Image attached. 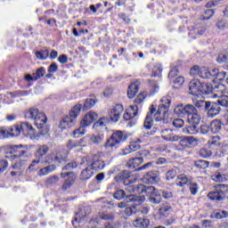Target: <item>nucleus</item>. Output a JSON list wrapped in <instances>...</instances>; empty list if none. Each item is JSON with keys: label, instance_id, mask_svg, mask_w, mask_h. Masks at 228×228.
Wrapping results in <instances>:
<instances>
[{"label": "nucleus", "instance_id": "nucleus-56", "mask_svg": "<svg viewBox=\"0 0 228 228\" xmlns=\"http://www.w3.org/2000/svg\"><path fill=\"white\" fill-rule=\"evenodd\" d=\"M175 175H177V168L170 169L166 173V179L172 181V179H175Z\"/></svg>", "mask_w": 228, "mask_h": 228}, {"label": "nucleus", "instance_id": "nucleus-38", "mask_svg": "<svg viewBox=\"0 0 228 228\" xmlns=\"http://www.w3.org/2000/svg\"><path fill=\"white\" fill-rule=\"evenodd\" d=\"M225 88V86L223 84H214L212 85V94H216L215 96L220 97L222 94L224 93V89Z\"/></svg>", "mask_w": 228, "mask_h": 228}, {"label": "nucleus", "instance_id": "nucleus-48", "mask_svg": "<svg viewBox=\"0 0 228 228\" xmlns=\"http://www.w3.org/2000/svg\"><path fill=\"white\" fill-rule=\"evenodd\" d=\"M95 99H92V98H87L86 101H85V103H84V107H83V110L85 111L94 108V106H95Z\"/></svg>", "mask_w": 228, "mask_h": 228}, {"label": "nucleus", "instance_id": "nucleus-59", "mask_svg": "<svg viewBox=\"0 0 228 228\" xmlns=\"http://www.w3.org/2000/svg\"><path fill=\"white\" fill-rule=\"evenodd\" d=\"M86 133L85 126H81L79 128L73 131V138H79V136H83Z\"/></svg>", "mask_w": 228, "mask_h": 228}, {"label": "nucleus", "instance_id": "nucleus-28", "mask_svg": "<svg viewBox=\"0 0 228 228\" xmlns=\"http://www.w3.org/2000/svg\"><path fill=\"white\" fill-rule=\"evenodd\" d=\"M46 124H47V117H45V119L40 122V125H36V126L39 130V134L42 136H45V134H49V127Z\"/></svg>", "mask_w": 228, "mask_h": 228}, {"label": "nucleus", "instance_id": "nucleus-15", "mask_svg": "<svg viewBox=\"0 0 228 228\" xmlns=\"http://www.w3.org/2000/svg\"><path fill=\"white\" fill-rule=\"evenodd\" d=\"M172 213V206L168 202L162 203L159 208V216L160 218H167Z\"/></svg>", "mask_w": 228, "mask_h": 228}, {"label": "nucleus", "instance_id": "nucleus-62", "mask_svg": "<svg viewBox=\"0 0 228 228\" xmlns=\"http://www.w3.org/2000/svg\"><path fill=\"white\" fill-rule=\"evenodd\" d=\"M145 97H147V92L141 93L134 100L135 104H142L145 101Z\"/></svg>", "mask_w": 228, "mask_h": 228}, {"label": "nucleus", "instance_id": "nucleus-46", "mask_svg": "<svg viewBox=\"0 0 228 228\" xmlns=\"http://www.w3.org/2000/svg\"><path fill=\"white\" fill-rule=\"evenodd\" d=\"M36 58H37V60H41L42 61H44V60L49 58V50H41L36 52Z\"/></svg>", "mask_w": 228, "mask_h": 228}, {"label": "nucleus", "instance_id": "nucleus-35", "mask_svg": "<svg viewBox=\"0 0 228 228\" xmlns=\"http://www.w3.org/2000/svg\"><path fill=\"white\" fill-rule=\"evenodd\" d=\"M54 170H56V165L50 164L47 167H45L41 168L38 171V175L40 176H42V175H49V174L54 172Z\"/></svg>", "mask_w": 228, "mask_h": 228}, {"label": "nucleus", "instance_id": "nucleus-12", "mask_svg": "<svg viewBox=\"0 0 228 228\" xmlns=\"http://www.w3.org/2000/svg\"><path fill=\"white\" fill-rule=\"evenodd\" d=\"M92 213V208L90 207H83L77 214V216L72 221V224L75 228H77L76 224H81L88 215ZM78 216V217H77Z\"/></svg>", "mask_w": 228, "mask_h": 228}, {"label": "nucleus", "instance_id": "nucleus-3", "mask_svg": "<svg viewBox=\"0 0 228 228\" xmlns=\"http://www.w3.org/2000/svg\"><path fill=\"white\" fill-rule=\"evenodd\" d=\"M82 108H83V105H81V104L75 105L69 110V116H66L61 121L59 127L61 129H69L70 127H73V126L76 124V118H77V116L79 115V113H81Z\"/></svg>", "mask_w": 228, "mask_h": 228}, {"label": "nucleus", "instance_id": "nucleus-23", "mask_svg": "<svg viewBox=\"0 0 228 228\" xmlns=\"http://www.w3.org/2000/svg\"><path fill=\"white\" fill-rule=\"evenodd\" d=\"M129 193L126 192V191L122 190V189H118L117 190L112 197L113 199H115L116 200H124V199H126V202L129 200Z\"/></svg>", "mask_w": 228, "mask_h": 228}, {"label": "nucleus", "instance_id": "nucleus-2", "mask_svg": "<svg viewBox=\"0 0 228 228\" xmlns=\"http://www.w3.org/2000/svg\"><path fill=\"white\" fill-rule=\"evenodd\" d=\"M114 181L116 183H123L126 188V193L128 195H133L132 193H136V185L134 184L138 179L131 174L128 170H123L118 173L115 177Z\"/></svg>", "mask_w": 228, "mask_h": 228}, {"label": "nucleus", "instance_id": "nucleus-64", "mask_svg": "<svg viewBox=\"0 0 228 228\" xmlns=\"http://www.w3.org/2000/svg\"><path fill=\"white\" fill-rule=\"evenodd\" d=\"M179 145L183 149H190V144L188 143V138L184 136L183 139L180 140Z\"/></svg>", "mask_w": 228, "mask_h": 228}, {"label": "nucleus", "instance_id": "nucleus-14", "mask_svg": "<svg viewBox=\"0 0 228 228\" xmlns=\"http://www.w3.org/2000/svg\"><path fill=\"white\" fill-rule=\"evenodd\" d=\"M147 196L151 204H155L156 206H158V204H161V194L158 191L156 187L152 186V189L150 190Z\"/></svg>", "mask_w": 228, "mask_h": 228}, {"label": "nucleus", "instance_id": "nucleus-7", "mask_svg": "<svg viewBox=\"0 0 228 228\" xmlns=\"http://www.w3.org/2000/svg\"><path fill=\"white\" fill-rule=\"evenodd\" d=\"M127 140V135L123 131L118 130L112 134L110 138L105 143V149H113L119 143H124Z\"/></svg>", "mask_w": 228, "mask_h": 228}, {"label": "nucleus", "instance_id": "nucleus-47", "mask_svg": "<svg viewBox=\"0 0 228 228\" xmlns=\"http://www.w3.org/2000/svg\"><path fill=\"white\" fill-rule=\"evenodd\" d=\"M68 156H69V151H66L64 155L61 154V152L57 153L55 155V158H59V160H56V163H58V165H61L63 163H67Z\"/></svg>", "mask_w": 228, "mask_h": 228}, {"label": "nucleus", "instance_id": "nucleus-1", "mask_svg": "<svg viewBox=\"0 0 228 228\" xmlns=\"http://www.w3.org/2000/svg\"><path fill=\"white\" fill-rule=\"evenodd\" d=\"M161 104L159 106L156 111V107L151 104L150 111L148 112L144 120V129H151L152 127V122H161L165 118V115L168 113L170 104H172V98L170 96H164L160 101Z\"/></svg>", "mask_w": 228, "mask_h": 228}, {"label": "nucleus", "instance_id": "nucleus-10", "mask_svg": "<svg viewBox=\"0 0 228 228\" xmlns=\"http://www.w3.org/2000/svg\"><path fill=\"white\" fill-rule=\"evenodd\" d=\"M45 114L40 112L38 109H30L25 113V118L34 120L35 126H40V122L45 120Z\"/></svg>", "mask_w": 228, "mask_h": 228}, {"label": "nucleus", "instance_id": "nucleus-21", "mask_svg": "<svg viewBox=\"0 0 228 228\" xmlns=\"http://www.w3.org/2000/svg\"><path fill=\"white\" fill-rule=\"evenodd\" d=\"M152 190V186H145L142 183L135 185V195H148L149 191Z\"/></svg>", "mask_w": 228, "mask_h": 228}, {"label": "nucleus", "instance_id": "nucleus-5", "mask_svg": "<svg viewBox=\"0 0 228 228\" xmlns=\"http://www.w3.org/2000/svg\"><path fill=\"white\" fill-rule=\"evenodd\" d=\"M228 192V184L219 183L214 186V190L208 192V197L210 200H225V193Z\"/></svg>", "mask_w": 228, "mask_h": 228}, {"label": "nucleus", "instance_id": "nucleus-55", "mask_svg": "<svg viewBox=\"0 0 228 228\" xmlns=\"http://www.w3.org/2000/svg\"><path fill=\"white\" fill-rule=\"evenodd\" d=\"M199 154L201 158H211L213 156V152L211 150H208L206 148H202L200 150Z\"/></svg>", "mask_w": 228, "mask_h": 228}, {"label": "nucleus", "instance_id": "nucleus-53", "mask_svg": "<svg viewBox=\"0 0 228 228\" xmlns=\"http://www.w3.org/2000/svg\"><path fill=\"white\" fill-rule=\"evenodd\" d=\"M140 143H142V140L140 139H137L135 142H132L129 145L131 151L136 152V151H140Z\"/></svg>", "mask_w": 228, "mask_h": 228}, {"label": "nucleus", "instance_id": "nucleus-34", "mask_svg": "<svg viewBox=\"0 0 228 228\" xmlns=\"http://www.w3.org/2000/svg\"><path fill=\"white\" fill-rule=\"evenodd\" d=\"M222 121L220 119H215L210 123V131L214 134L220 133L222 129Z\"/></svg>", "mask_w": 228, "mask_h": 228}, {"label": "nucleus", "instance_id": "nucleus-30", "mask_svg": "<svg viewBox=\"0 0 228 228\" xmlns=\"http://www.w3.org/2000/svg\"><path fill=\"white\" fill-rule=\"evenodd\" d=\"M76 179H77V175H72L68 177L61 186L62 191H67V190H69L72 184L76 183Z\"/></svg>", "mask_w": 228, "mask_h": 228}, {"label": "nucleus", "instance_id": "nucleus-19", "mask_svg": "<svg viewBox=\"0 0 228 228\" xmlns=\"http://www.w3.org/2000/svg\"><path fill=\"white\" fill-rule=\"evenodd\" d=\"M142 163H143V157H135V158L130 159L127 161L126 167L127 168H130L131 170H133L134 168L140 167Z\"/></svg>", "mask_w": 228, "mask_h": 228}, {"label": "nucleus", "instance_id": "nucleus-16", "mask_svg": "<svg viewBox=\"0 0 228 228\" xmlns=\"http://www.w3.org/2000/svg\"><path fill=\"white\" fill-rule=\"evenodd\" d=\"M20 127L25 136H30V138H33V134H35V129L33 128V126L29 124V122H21L20 124Z\"/></svg>", "mask_w": 228, "mask_h": 228}, {"label": "nucleus", "instance_id": "nucleus-26", "mask_svg": "<svg viewBox=\"0 0 228 228\" xmlns=\"http://www.w3.org/2000/svg\"><path fill=\"white\" fill-rule=\"evenodd\" d=\"M126 202H134V204L140 206L141 204H143L145 202V195L136 196L134 194H129L128 201Z\"/></svg>", "mask_w": 228, "mask_h": 228}, {"label": "nucleus", "instance_id": "nucleus-49", "mask_svg": "<svg viewBox=\"0 0 228 228\" xmlns=\"http://www.w3.org/2000/svg\"><path fill=\"white\" fill-rule=\"evenodd\" d=\"M171 81L175 85V88H179V87L183 86V85H184V77L178 76V77L173 78V80H171Z\"/></svg>", "mask_w": 228, "mask_h": 228}, {"label": "nucleus", "instance_id": "nucleus-61", "mask_svg": "<svg viewBox=\"0 0 228 228\" xmlns=\"http://www.w3.org/2000/svg\"><path fill=\"white\" fill-rule=\"evenodd\" d=\"M162 70L163 69H161V65H159V64L155 65L152 69V77H158L161 76Z\"/></svg>", "mask_w": 228, "mask_h": 228}, {"label": "nucleus", "instance_id": "nucleus-40", "mask_svg": "<svg viewBox=\"0 0 228 228\" xmlns=\"http://www.w3.org/2000/svg\"><path fill=\"white\" fill-rule=\"evenodd\" d=\"M45 183L48 186H56V184L60 183V176L58 175H51L45 180Z\"/></svg>", "mask_w": 228, "mask_h": 228}, {"label": "nucleus", "instance_id": "nucleus-9", "mask_svg": "<svg viewBox=\"0 0 228 228\" xmlns=\"http://www.w3.org/2000/svg\"><path fill=\"white\" fill-rule=\"evenodd\" d=\"M220 106H222V103H220L219 100H217V102H207L205 112L208 118H215L216 115H220V111H222V108Z\"/></svg>", "mask_w": 228, "mask_h": 228}, {"label": "nucleus", "instance_id": "nucleus-33", "mask_svg": "<svg viewBox=\"0 0 228 228\" xmlns=\"http://www.w3.org/2000/svg\"><path fill=\"white\" fill-rule=\"evenodd\" d=\"M92 170H94V169L87 166V167H86L81 172L80 179L82 181H88V179H91L94 176V171H92Z\"/></svg>", "mask_w": 228, "mask_h": 228}, {"label": "nucleus", "instance_id": "nucleus-13", "mask_svg": "<svg viewBox=\"0 0 228 228\" xmlns=\"http://www.w3.org/2000/svg\"><path fill=\"white\" fill-rule=\"evenodd\" d=\"M145 184H156L159 183V171H150L142 176Z\"/></svg>", "mask_w": 228, "mask_h": 228}, {"label": "nucleus", "instance_id": "nucleus-54", "mask_svg": "<svg viewBox=\"0 0 228 228\" xmlns=\"http://www.w3.org/2000/svg\"><path fill=\"white\" fill-rule=\"evenodd\" d=\"M74 168H77V162H69L62 167V172H71L70 170H74Z\"/></svg>", "mask_w": 228, "mask_h": 228}, {"label": "nucleus", "instance_id": "nucleus-57", "mask_svg": "<svg viewBox=\"0 0 228 228\" xmlns=\"http://www.w3.org/2000/svg\"><path fill=\"white\" fill-rule=\"evenodd\" d=\"M35 81H38L40 77H44L45 76V69L44 67L39 68L36 73H34Z\"/></svg>", "mask_w": 228, "mask_h": 228}, {"label": "nucleus", "instance_id": "nucleus-17", "mask_svg": "<svg viewBox=\"0 0 228 228\" xmlns=\"http://www.w3.org/2000/svg\"><path fill=\"white\" fill-rule=\"evenodd\" d=\"M200 81L193 79L189 84V91L191 95H200Z\"/></svg>", "mask_w": 228, "mask_h": 228}, {"label": "nucleus", "instance_id": "nucleus-43", "mask_svg": "<svg viewBox=\"0 0 228 228\" xmlns=\"http://www.w3.org/2000/svg\"><path fill=\"white\" fill-rule=\"evenodd\" d=\"M9 136H19L21 132L20 125H14L9 130Z\"/></svg>", "mask_w": 228, "mask_h": 228}, {"label": "nucleus", "instance_id": "nucleus-45", "mask_svg": "<svg viewBox=\"0 0 228 228\" xmlns=\"http://www.w3.org/2000/svg\"><path fill=\"white\" fill-rule=\"evenodd\" d=\"M81 143H83V139H80L79 141L69 140L67 142V148L69 149V151H72V149L81 147Z\"/></svg>", "mask_w": 228, "mask_h": 228}, {"label": "nucleus", "instance_id": "nucleus-58", "mask_svg": "<svg viewBox=\"0 0 228 228\" xmlns=\"http://www.w3.org/2000/svg\"><path fill=\"white\" fill-rule=\"evenodd\" d=\"M187 142L189 143V149L191 147H197L199 145V139L194 136H186Z\"/></svg>", "mask_w": 228, "mask_h": 228}, {"label": "nucleus", "instance_id": "nucleus-11", "mask_svg": "<svg viewBox=\"0 0 228 228\" xmlns=\"http://www.w3.org/2000/svg\"><path fill=\"white\" fill-rule=\"evenodd\" d=\"M122 113H124V106L122 104H116L109 111L110 119L111 122H118L120 120V117H122Z\"/></svg>", "mask_w": 228, "mask_h": 228}, {"label": "nucleus", "instance_id": "nucleus-37", "mask_svg": "<svg viewBox=\"0 0 228 228\" xmlns=\"http://www.w3.org/2000/svg\"><path fill=\"white\" fill-rule=\"evenodd\" d=\"M211 179L212 181H215V183H225V181H227V177L225 176V175L218 171L215 172L211 175Z\"/></svg>", "mask_w": 228, "mask_h": 228}, {"label": "nucleus", "instance_id": "nucleus-24", "mask_svg": "<svg viewBox=\"0 0 228 228\" xmlns=\"http://www.w3.org/2000/svg\"><path fill=\"white\" fill-rule=\"evenodd\" d=\"M202 94L203 95H209L213 94V84L211 83H201L200 87V95Z\"/></svg>", "mask_w": 228, "mask_h": 228}, {"label": "nucleus", "instance_id": "nucleus-4", "mask_svg": "<svg viewBox=\"0 0 228 228\" xmlns=\"http://www.w3.org/2000/svg\"><path fill=\"white\" fill-rule=\"evenodd\" d=\"M8 154H12L11 158H12V159H25V161H27L29 157V149H28V146L22 144L14 145L11 147L10 151L9 153L7 152L5 158H8Z\"/></svg>", "mask_w": 228, "mask_h": 228}, {"label": "nucleus", "instance_id": "nucleus-51", "mask_svg": "<svg viewBox=\"0 0 228 228\" xmlns=\"http://www.w3.org/2000/svg\"><path fill=\"white\" fill-rule=\"evenodd\" d=\"M193 104L198 110H204L206 111V106L208 105V102L204 100H193Z\"/></svg>", "mask_w": 228, "mask_h": 228}, {"label": "nucleus", "instance_id": "nucleus-18", "mask_svg": "<svg viewBox=\"0 0 228 228\" xmlns=\"http://www.w3.org/2000/svg\"><path fill=\"white\" fill-rule=\"evenodd\" d=\"M187 121L192 126H199L200 124V116L197 111V108L194 107V111L187 116Z\"/></svg>", "mask_w": 228, "mask_h": 228}, {"label": "nucleus", "instance_id": "nucleus-6", "mask_svg": "<svg viewBox=\"0 0 228 228\" xmlns=\"http://www.w3.org/2000/svg\"><path fill=\"white\" fill-rule=\"evenodd\" d=\"M82 161L83 163H85L86 161V167H89V168L95 170V172H101V170H103L104 167H106L104 161L101 159V157H99L98 155H93L92 157L83 158Z\"/></svg>", "mask_w": 228, "mask_h": 228}, {"label": "nucleus", "instance_id": "nucleus-20", "mask_svg": "<svg viewBox=\"0 0 228 228\" xmlns=\"http://www.w3.org/2000/svg\"><path fill=\"white\" fill-rule=\"evenodd\" d=\"M168 132L172 133V130L166 128L161 131L162 138L163 140H165V142H178V140H181V137L179 135H174V134L167 135V133Z\"/></svg>", "mask_w": 228, "mask_h": 228}, {"label": "nucleus", "instance_id": "nucleus-22", "mask_svg": "<svg viewBox=\"0 0 228 228\" xmlns=\"http://www.w3.org/2000/svg\"><path fill=\"white\" fill-rule=\"evenodd\" d=\"M140 90V83L134 82L128 86L127 95L129 99H133Z\"/></svg>", "mask_w": 228, "mask_h": 228}, {"label": "nucleus", "instance_id": "nucleus-31", "mask_svg": "<svg viewBox=\"0 0 228 228\" xmlns=\"http://www.w3.org/2000/svg\"><path fill=\"white\" fill-rule=\"evenodd\" d=\"M56 161H60L59 157H56V155L48 154L44 159H42L41 163L43 165H53V163H57Z\"/></svg>", "mask_w": 228, "mask_h": 228}, {"label": "nucleus", "instance_id": "nucleus-50", "mask_svg": "<svg viewBox=\"0 0 228 228\" xmlns=\"http://www.w3.org/2000/svg\"><path fill=\"white\" fill-rule=\"evenodd\" d=\"M102 140H104V135L97 134V135H91L90 142L94 145H99V143H102Z\"/></svg>", "mask_w": 228, "mask_h": 228}, {"label": "nucleus", "instance_id": "nucleus-8", "mask_svg": "<svg viewBox=\"0 0 228 228\" xmlns=\"http://www.w3.org/2000/svg\"><path fill=\"white\" fill-rule=\"evenodd\" d=\"M194 111L195 106L191 104L179 103L174 109L175 115H176L177 117H181L182 118H184V117H188V115L193 113Z\"/></svg>", "mask_w": 228, "mask_h": 228}, {"label": "nucleus", "instance_id": "nucleus-44", "mask_svg": "<svg viewBox=\"0 0 228 228\" xmlns=\"http://www.w3.org/2000/svg\"><path fill=\"white\" fill-rule=\"evenodd\" d=\"M149 86L151 95H154V94H158V92H159V86H158V83L156 81L150 80Z\"/></svg>", "mask_w": 228, "mask_h": 228}, {"label": "nucleus", "instance_id": "nucleus-39", "mask_svg": "<svg viewBox=\"0 0 228 228\" xmlns=\"http://www.w3.org/2000/svg\"><path fill=\"white\" fill-rule=\"evenodd\" d=\"M228 212L225 210H217L211 214L210 218H216V220H222V218H227Z\"/></svg>", "mask_w": 228, "mask_h": 228}, {"label": "nucleus", "instance_id": "nucleus-41", "mask_svg": "<svg viewBox=\"0 0 228 228\" xmlns=\"http://www.w3.org/2000/svg\"><path fill=\"white\" fill-rule=\"evenodd\" d=\"M185 134H199V125H190L183 129Z\"/></svg>", "mask_w": 228, "mask_h": 228}, {"label": "nucleus", "instance_id": "nucleus-60", "mask_svg": "<svg viewBox=\"0 0 228 228\" xmlns=\"http://www.w3.org/2000/svg\"><path fill=\"white\" fill-rule=\"evenodd\" d=\"M199 76L200 77H202V79H209V69L206 67L200 68Z\"/></svg>", "mask_w": 228, "mask_h": 228}, {"label": "nucleus", "instance_id": "nucleus-25", "mask_svg": "<svg viewBox=\"0 0 228 228\" xmlns=\"http://www.w3.org/2000/svg\"><path fill=\"white\" fill-rule=\"evenodd\" d=\"M176 186H180V188H183V186L189 185L191 181L188 178L186 175H179L176 178Z\"/></svg>", "mask_w": 228, "mask_h": 228}, {"label": "nucleus", "instance_id": "nucleus-29", "mask_svg": "<svg viewBox=\"0 0 228 228\" xmlns=\"http://www.w3.org/2000/svg\"><path fill=\"white\" fill-rule=\"evenodd\" d=\"M134 226L138 228H148L151 221L148 218H137L134 221Z\"/></svg>", "mask_w": 228, "mask_h": 228}, {"label": "nucleus", "instance_id": "nucleus-27", "mask_svg": "<svg viewBox=\"0 0 228 228\" xmlns=\"http://www.w3.org/2000/svg\"><path fill=\"white\" fill-rule=\"evenodd\" d=\"M49 152V146L44 144L38 146L37 151H36V158L37 159H44V156H45Z\"/></svg>", "mask_w": 228, "mask_h": 228}, {"label": "nucleus", "instance_id": "nucleus-42", "mask_svg": "<svg viewBox=\"0 0 228 228\" xmlns=\"http://www.w3.org/2000/svg\"><path fill=\"white\" fill-rule=\"evenodd\" d=\"M194 167L200 170H206L209 167V161L199 159L194 162Z\"/></svg>", "mask_w": 228, "mask_h": 228}, {"label": "nucleus", "instance_id": "nucleus-52", "mask_svg": "<svg viewBox=\"0 0 228 228\" xmlns=\"http://www.w3.org/2000/svg\"><path fill=\"white\" fill-rule=\"evenodd\" d=\"M94 121H92L90 115L86 114L83 119L80 122V126L82 127H88L91 124H93Z\"/></svg>", "mask_w": 228, "mask_h": 228}, {"label": "nucleus", "instance_id": "nucleus-32", "mask_svg": "<svg viewBox=\"0 0 228 228\" xmlns=\"http://www.w3.org/2000/svg\"><path fill=\"white\" fill-rule=\"evenodd\" d=\"M219 103L224 108H228V87L224 86L223 94L219 95Z\"/></svg>", "mask_w": 228, "mask_h": 228}, {"label": "nucleus", "instance_id": "nucleus-63", "mask_svg": "<svg viewBox=\"0 0 228 228\" xmlns=\"http://www.w3.org/2000/svg\"><path fill=\"white\" fill-rule=\"evenodd\" d=\"M189 190L191 193V195H197L199 191V185L197 183H191V182L188 184Z\"/></svg>", "mask_w": 228, "mask_h": 228}, {"label": "nucleus", "instance_id": "nucleus-36", "mask_svg": "<svg viewBox=\"0 0 228 228\" xmlns=\"http://www.w3.org/2000/svg\"><path fill=\"white\" fill-rule=\"evenodd\" d=\"M25 165L26 159H17L16 162H12L11 168H12V170H17L18 172H24Z\"/></svg>", "mask_w": 228, "mask_h": 228}]
</instances>
